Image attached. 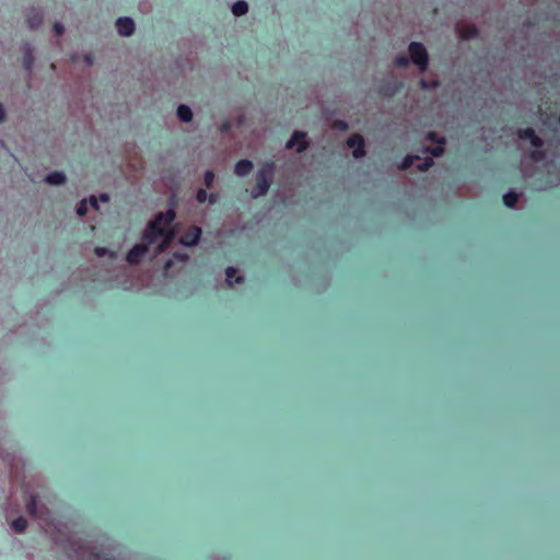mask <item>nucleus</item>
<instances>
[{
  "label": "nucleus",
  "mask_w": 560,
  "mask_h": 560,
  "mask_svg": "<svg viewBox=\"0 0 560 560\" xmlns=\"http://www.w3.org/2000/svg\"><path fill=\"white\" fill-rule=\"evenodd\" d=\"M196 199L199 203L209 201L210 205H214L218 201V196L215 194H208L203 188H200L196 194Z\"/></svg>",
  "instance_id": "nucleus-12"
},
{
  "label": "nucleus",
  "mask_w": 560,
  "mask_h": 560,
  "mask_svg": "<svg viewBox=\"0 0 560 560\" xmlns=\"http://www.w3.org/2000/svg\"><path fill=\"white\" fill-rule=\"evenodd\" d=\"M253 167H254V165H253L252 161H249L247 159H243V160H240L235 164L234 172L238 176H246L250 173Z\"/></svg>",
  "instance_id": "nucleus-11"
},
{
  "label": "nucleus",
  "mask_w": 560,
  "mask_h": 560,
  "mask_svg": "<svg viewBox=\"0 0 560 560\" xmlns=\"http://www.w3.org/2000/svg\"><path fill=\"white\" fill-rule=\"evenodd\" d=\"M306 133L303 131H294L290 140L287 142L288 149L296 147V152L301 153L307 149Z\"/></svg>",
  "instance_id": "nucleus-7"
},
{
  "label": "nucleus",
  "mask_w": 560,
  "mask_h": 560,
  "mask_svg": "<svg viewBox=\"0 0 560 560\" xmlns=\"http://www.w3.org/2000/svg\"><path fill=\"white\" fill-rule=\"evenodd\" d=\"M518 201V195L514 191H509L503 195V202L508 208H513Z\"/></svg>",
  "instance_id": "nucleus-19"
},
{
  "label": "nucleus",
  "mask_w": 560,
  "mask_h": 560,
  "mask_svg": "<svg viewBox=\"0 0 560 560\" xmlns=\"http://www.w3.org/2000/svg\"><path fill=\"white\" fill-rule=\"evenodd\" d=\"M517 136L522 140H529L534 148H542L544 141L535 133L533 128H523L517 131Z\"/></svg>",
  "instance_id": "nucleus-9"
},
{
  "label": "nucleus",
  "mask_w": 560,
  "mask_h": 560,
  "mask_svg": "<svg viewBox=\"0 0 560 560\" xmlns=\"http://www.w3.org/2000/svg\"><path fill=\"white\" fill-rule=\"evenodd\" d=\"M54 32L57 36H61L65 33V27L61 23L57 22L54 24Z\"/></svg>",
  "instance_id": "nucleus-32"
},
{
  "label": "nucleus",
  "mask_w": 560,
  "mask_h": 560,
  "mask_svg": "<svg viewBox=\"0 0 560 560\" xmlns=\"http://www.w3.org/2000/svg\"><path fill=\"white\" fill-rule=\"evenodd\" d=\"M101 200L107 202L109 200V197L106 194H104L101 196Z\"/></svg>",
  "instance_id": "nucleus-38"
},
{
  "label": "nucleus",
  "mask_w": 560,
  "mask_h": 560,
  "mask_svg": "<svg viewBox=\"0 0 560 560\" xmlns=\"http://www.w3.org/2000/svg\"><path fill=\"white\" fill-rule=\"evenodd\" d=\"M116 27L120 35L130 36L135 31V23L130 18H119L116 21Z\"/></svg>",
  "instance_id": "nucleus-10"
},
{
  "label": "nucleus",
  "mask_w": 560,
  "mask_h": 560,
  "mask_svg": "<svg viewBox=\"0 0 560 560\" xmlns=\"http://www.w3.org/2000/svg\"><path fill=\"white\" fill-rule=\"evenodd\" d=\"M425 139L432 143H436V144H445L446 141H445V138L443 137H440L436 132L434 131H429L427 133V137Z\"/></svg>",
  "instance_id": "nucleus-23"
},
{
  "label": "nucleus",
  "mask_w": 560,
  "mask_h": 560,
  "mask_svg": "<svg viewBox=\"0 0 560 560\" xmlns=\"http://www.w3.org/2000/svg\"><path fill=\"white\" fill-rule=\"evenodd\" d=\"M11 526L15 532L21 533L26 528L27 522L23 516H20L11 523Z\"/></svg>",
  "instance_id": "nucleus-20"
},
{
  "label": "nucleus",
  "mask_w": 560,
  "mask_h": 560,
  "mask_svg": "<svg viewBox=\"0 0 560 560\" xmlns=\"http://www.w3.org/2000/svg\"><path fill=\"white\" fill-rule=\"evenodd\" d=\"M225 275H226V283L230 287H232L233 283H243L244 282V278L242 276H238L236 269L233 267H228L225 270Z\"/></svg>",
  "instance_id": "nucleus-14"
},
{
  "label": "nucleus",
  "mask_w": 560,
  "mask_h": 560,
  "mask_svg": "<svg viewBox=\"0 0 560 560\" xmlns=\"http://www.w3.org/2000/svg\"><path fill=\"white\" fill-rule=\"evenodd\" d=\"M171 267V261H167L165 265V269H168Z\"/></svg>",
  "instance_id": "nucleus-39"
},
{
  "label": "nucleus",
  "mask_w": 560,
  "mask_h": 560,
  "mask_svg": "<svg viewBox=\"0 0 560 560\" xmlns=\"http://www.w3.org/2000/svg\"><path fill=\"white\" fill-rule=\"evenodd\" d=\"M214 177H215V175H214L213 171H207L205 173V185L207 187H211L213 184Z\"/></svg>",
  "instance_id": "nucleus-30"
},
{
  "label": "nucleus",
  "mask_w": 560,
  "mask_h": 560,
  "mask_svg": "<svg viewBox=\"0 0 560 560\" xmlns=\"http://www.w3.org/2000/svg\"><path fill=\"white\" fill-rule=\"evenodd\" d=\"M90 203L91 206L95 209V210H98V203H97V199L95 197H91L90 198Z\"/></svg>",
  "instance_id": "nucleus-35"
},
{
  "label": "nucleus",
  "mask_w": 560,
  "mask_h": 560,
  "mask_svg": "<svg viewBox=\"0 0 560 560\" xmlns=\"http://www.w3.org/2000/svg\"><path fill=\"white\" fill-rule=\"evenodd\" d=\"M148 252L147 244H137L128 252L126 259L130 265H137Z\"/></svg>",
  "instance_id": "nucleus-8"
},
{
  "label": "nucleus",
  "mask_w": 560,
  "mask_h": 560,
  "mask_svg": "<svg viewBox=\"0 0 560 560\" xmlns=\"http://www.w3.org/2000/svg\"><path fill=\"white\" fill-rule=\"evenodd\" d=\"M43 13L40 11H33L27 16V24L31 30H36L43 23Z\"/></svg>",
  "instance_id": "nucleus-15"
},
{
  "label": "nucleus",
  "mask_w": 560,
  "mask_h": 560,
  "mask_svg": "<svg viewBox=\"0 0 560 560\" xmlns=\"http://www.w3.org/2000/svg\"><path fill=\"white\" fill-rule=\"evenodd\" d=\"M394 63L396 67L405 68L409 65V58L407 56H397Z\"/></svg>",
  "instance_id": "nucleus-27"
},
{
  "label": "nucleus",
  "mask_w": 560,
  "mask_h": 560,
  "mask_svg": "<svg viewBox=\"0 0 560 560\" xmlns=\"http://www.w3.org/2000/svg\"><path fill=\"white\" fill-rule=\"evenodd\" d=\"M332 128L341 130V131H346V130H348L349 125H348V122L346 120L336 119L332 122Z\"/></svg>",
  "instance_id": "nucleus-28"
},
{
  "label": "nucleus",
  "mask_w": 560,
  "mask_h": 560,
  "mask_svg": "<svg viewBox=\"0 0 560 560\" xmlns=\"http://www.w3.org/2000/svg\"><path fill=\"white\" fill-rule=\"evenodd\" d=\"M177 116L184 122H189L192 119V112L187 105H179L177 107Z\"/></svg>",
  "instance_id": "nucleus-17"
},
{
  "label": "nucleus",
  "mask_w": 560,
  "mask_h": 560,
  "mask_svg": "<svg viewBox=\"0 0 560 560\" xmlns=\"http://www.w3.org/2000/svg\"><path fill=\"white\" fill-rule=\"evenodd\" d=\"M433 165L432 158H425L421 163L417 165V168L421 172L428 171Z\"/></svg>",
  "instance_id": "nucleus-26"
},
{
  "label": "nucleus",
  "mask_w": 560,
  "mask_h": 560,
  "mask_svg": "<svg viewBox=\"0 0 560 560\" xmlns=\"http://www.w3.org/2000/svg\"><path fill=\"white\" fill-rule=\"evenodd\" d=\"M201 236V229L197 225L189 226L180 236L179 242L184 246H195L198 244Z\"/></svg>",
  "instance_id": "nucleus-6"
},
{
  "label": "nucleus",
  "mask_w": 560,
  "mask_h": 560,
  "mask_svg": "<svg viewBox=\"0 0 560 560\" xmlns=\"http://www.w3.org/2000/svg\"><path fill=\"white\" fill-rule=\"evenodd\" d=\"M5 117V112L3 106L0 104V121H3Z\"/></svg>",
  "instance_id": "nucleus-36"
},
{
  "label": "nucleus",
  "mask_w": 560,
  "mask_h": 560,
  "mask_svg": "<svg viewBox=\"0 0 560 560\" xmlns=\"http://www.w3.org/2000/svg\"><path fill=\"white\" fill-rule=\"evenodd\" d=\"M230 128H231V124H230V121H224V122L221 125L220 130H221L222 132H228V131L230 130Z\"/></svg>",
  "instance_id": "nucleus-33"
},
{
  "label": "nucleus",
  "mask_w": 560,
  "mask_h": 560,
  "mask_svg": "<svg viewBox=\"0 0 560 560\" xmlns=\"http://www.w3.org/2000/svg\"><path fill=\"white\" fill-rule=\"evenodd\" d=\"M415 159H418V158L412 156V155L405 156L404 160L401 161V163L399 164L398 168L401 171H406V170L410 168L411 165L413 164Z\"/></svg>",
  "instance_id": "nucleus-24"
},
{
  "label": "nucleus",
  "mask_w": 560,
  "mask_h": 560,
  "mask_svg": "<svg viewBox=\"0 0 560 560\" xmlns=\"http://www.w3.org/2000/svg\"><path fill=\"white\" fill-rule=\"evenodd\" d=\"M95 253L97 256H104L107 253V249L105 247H96Z\"/></svg>",
  "instance_id": "nucleus-34"
},
{
  "label": "nucleus",
  "mask_w": 560,
  "mask_h": 560,
  "mask_svg": "<svg viewBox=\"0 0 560 560\" xmlns=\"http://www.w3.org/2000/svg\"><path fill=\"white\" fill-rule=\"evenodd\" d=\"M408 50L412 62L418 66L421 72H424L428 69L429 56L423 44L412 42L409 44Z\"/></svg>",
  "instance_id": "nucleus-4"
},
{
  "label": "nucleus",
  "mask_w": 560,
  "mask_h": 560,
  "mask_svg": "<svg viewBox=\"0 0 560 560\" xmlns=\"http://www.w3.org/2000/svg\"><path fill=\"white\" fill-rule=\"evenodd\" d=\"M276 164L272 161L265 162L256 174V185L252 189V197L259 198L265 196L271 185Z\"/></svg>",
  "instance_id": "nucleus-2"
},
{
  "label": "nucleus",
  "mask_w": 560,
  "mask_h": 560,
  "mask_svg": "<svg viewBox=\"0 0 560 560\" xmlns=\"http://www.w3.org/2000/svg\"><path fill=\"white\" fill-rule=\"evenodd\" d=\"M445 144H438L436 147H427L425 152L430 153L432 156H441L444 153Z\"/></svg>",
  "instance_id": "nucleus-25"
},
{
  "label": "nucleus",
  "mask_w": 560,
  "mask_h": 560,
  "mask_svg": "<svg viewBox=\"0 0 560 560\" xmlns=\"http://www.w3.org/2000/svg\"><path fill=\"white\" fill-rule=\"evenodd\" d=\"M529 158L534 162H541L546 158V152L541 148H535V150L530 151Z\"/></svg>",
  "instance_id": "nucleus-21"
},
{
  "label": "nucleus",
  "mask_w": 560,
  "mask_h": 560,
  "mask_svg": "<svg viewBox=\"0 0 560 560\" xmlns=\"http://www.w3.org/2000/svg\"><path fill=\"white\" fill-rule=\"evenodd\" d=\"M45 182L50 185H62L66 183V175L62 172L54 171L46 176Z\"/></svg>",
  "instance_id": "nucleus-13"
},
{
  "label": "nucleus",
  "mask_w": 560,
  "mask_h": 560,
  "mask_svg": "<svg viewBox=\"0 0 560 560\" xmlns=\"http://www.w3.org/2000/svg\"><path fill=\"white\" fill-rule=\"evenodd\" d=\"M84 59H85V62H86L88 65H92L93 59H92V56H91V55H85Z\"/></svg>",
  "instance_id": "nucleus-37"
},
{
  "label": "nucleus",
  "mask_w": 560,
  "mask_h": 560,
  "mask_svg": "<svg viewBox=\"0 0 560 560\" xmlns=\"http://www.w3.org/2000/svg\"><path fill=\"white\" fill-rule=\"evenodd\" d=\"M248 10V5L245 1L240 0L235 2L232 7V12L235 16H242L244 15Z\"/></svg>",
  "instance_id": "nucleus-18"
},
{
  "label": "nucleus",
  "mask_w": 560,
  "mask_h": 560,
  "mask_svg": "<svg viewBox=\"0 0 560 560\" xmlns=\"http://www.w3.org/2000/svg\"><path fill=\"white\" fill-rule=\"evenodd\" d=\"M26 511L30 515H36L37 513V495L32 494L27 504Z\"/></svg>",
  "instance_id": "nucleus-22"
},
{
  "label": "nucleus",
  "mask_w": 560,
  "mask_h": 560,
  "mask_svg": "<svg viewBox=\"0 0 560 560\" xmlns=\"http://www.w3.org/2000/svg\"><path fill=\"white\" fill-rule=\"evenodd\" d=\"M176 217L175 210L168 209L165 212L156 214L144 231L142 238L148 244H153L160 236H164L163 243L159 246L160 250H164L173 241L175 233L170 229Z\"/></svg>",
  "instance_id": "nucleus-1"
},
{
  "label": "nucleus",
  "mask_w": 560,
  "mask_h": 560,
  "mask_svg": "<svg viewBox=\"0 0 560 560\" xmlns=\"http://www.w3.org/2000/svg\"><path fill=\"white\" fill-rule=\"evenodd\" d=\"M33 62H34V57H33L32 52L25 54V56L23 58L24 68L26 70H31Z\"/></svg>",
  "instance_id": "nucleus-29"
},
{
  "label": "nucleus",
  "mask_w": 560,
  "mask_h": 560,
  "mask_svg": "<svg viewBox=\"0 0 560 560\" xmlns=\"http://www.w3.org/2000/svg\"><path fill=\"white\" fill-rule=\"evenodd\" d=\"M347 145L353 148V158L361 159L365 156V141L360 133H354L347 139Z\"/></svg>",
  "instance_id": "nucleus-5"
},
{
  "label": "nucleus",
  "mask_w": 560,
  "mask_h": 560,
  "mask_svg": "<svg viewBox=\"0 0 560 560\" xmlns=\"http://www.w3.org/2000/svg\"><path fill=\"white\" fill-rule=\"evenodd\" d=\"M86 212H88L86 201H82L77 209V213H78V215L83 217L86 214Z\"/></svg>",
  "instance_id": "nucleus-31"
},
{
  "label": "nucleus",
  "mask_w": 560,
  "mask_h": 560,
  "mask_svg": "<svg viewBox=\"0 0 560 560\" xmlns=\"http://www.w3.org/2000/svg\"><path fill=\"white\" fill-rule=\"evenodd\" d=\"M72 550L81 560H115L112 552L90 549L84 547L81 542H75Z\"/></svg>",
  "instance_id": "nucleus-3"
},
{
  "label": "nucleus",
  "mask_w": 560,
  "mask_h": 560,
  "mask_svg": "<svg viewBox=\"0 0 560 560\" xmlns=\"http://www.w3.org/2000/svg\"><path fill=\"white\" fill-rule=\"evenodd\" d=\"M478 28L475 25L466 26L459 30V38L462 40H469L478 36Z\"/></svg>",
  "instance_id": "nucleus-16"
}]
</instances>
